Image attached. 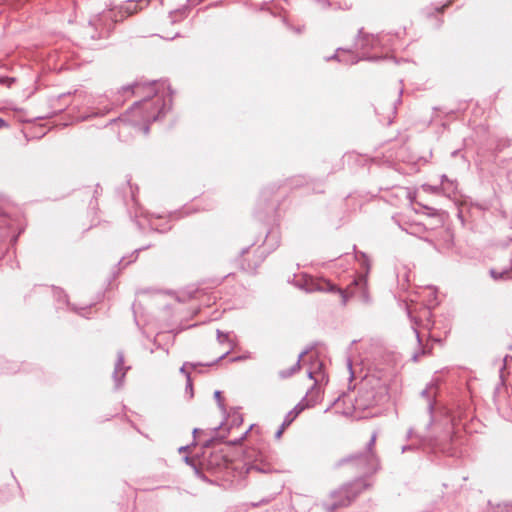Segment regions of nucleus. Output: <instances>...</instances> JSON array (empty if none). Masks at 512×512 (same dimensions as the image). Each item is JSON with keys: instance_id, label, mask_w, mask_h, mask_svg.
Here are the masks:
<instances>
[{"instance_id": "nucleus-1", "label": "nucleus", "mask_w": 512, "mask_h": 512, "mask_svg": "<svg viewBox=\"0 0 512 512\" xmlns=\"http://www.w3.org/2000/svg\"><path fill=\"white\" fill-rule=\"evenodd\" d=\"M355 496L356 494L351 492L350 487H342L332 492L329 498L324 501L323 505L327 511L333 512L337 508L348 506Z\"/></svg>"}, {"instance_id": "nucleus-2", "label": "nucleus", "mask_w": 512, "mask_h": 512, "mask_svg": "<svg viewBox=\"0 0 512 512\" xmlns=\"http://www.w3.org/2000/svg\"><path fill=\"white\" fill-rule=\"evenodd\" d=\"M303 285L306 291L314 292V291H334L336 290L342 299V303L345 305L347 302V295L341 289H336L333 284L325 279L314 278L309 275H303Z\"/></svg>"}, {"instance_id": "nucleus-3", "label": "nucleus", "mask_w": 512, "mask_h": 512, "mask_svg": "<svg viewBox=\"0 0 512 512\" xmlns=\"http://www.w3.org/2000/svg\"><path fill=\"white\" fill-rule=\"evenodd\" d=\"M374 403V400L371 397L370 392H366L364 394L359 395L355 399V405L354 410H365L366 408L372 406Z\"/></svg>"}, {"instance_id": "nucleus-4", "label": "nucleus", "mask_w": 512, "mask_h": 512, "mask_svg": "<svg viewBox=\"0 0 512 512\" xmlns=\"http://www.w3.org/2000/svg\"><path fill=\"white\" fill-rule=\"evenodd\" d=\"M304 409V406H296L292 411H290L283 422L284 426H289L299 415V413Z\"/></svg>"}, {"instance_id": "nucleus-5", "label": "nucleus", "mask_w": 512, "mask_h": 512, "mask_svg": "<svg viewBox=\"0 0 512 512\" xmlns=\"http://www.w3.org/2000/svg\"><path fill=\"white\" fill-rule=\"evenodd\" d=\"M317 387V381L313 379L312 373H309L304 380L303 389L309 394V390L313 391Z\"/></svg>"}, {"instance_id": "nucleus-6", "label": "nucleus", "mask_w": 512, "mask_h": 512, "mask_svg": "<svg viewBox=\"0 0 512 512\" xmlns=\"http://www.w3.org/2000/svg\"><path fill=\"white\" fill-rule=\"evenodd\" d=\"M300 358H301V355L296 359V361L293 363L292 367H291V372L287 373L285 370H280V376L285 378V377H288L289 375H291V373L295 372L296 370L299 369L300 365Z\"/></svg>"}, {"instance_id": "nucleus-7", "label": "nucleus", "mask_w": 512, "mask_h": 512, "mask_svg": "<svg viewBox=\"0 0 512 512\" xmlns=\"http://www.w3.org/2000/svg\"><path fill=\"white\" fill-rule=\"evenodd\" d=\"M124 11L127 15H131L133 14L135 11H136V4L134 3H129L128 5H126L124 7Z\"/></svg>"}, {"instance_id": "nucleus-8", "label": "nucleus", "mask_w": 512, "mask_h": 512, "mask_svg": "<svg viewBox=\"0 0 512 512\" xmlns=\"http://www.w3.org/2000/svg\"><path fill=\"white\" fill-rule=\"evenodd\" d=\"M376 438H377V434L376 433H373L372 437H371V440L369 442V445H368V449L370 451H372V448L374 447L375 445V442H376Z\"/></svg>"}, {"instance_id": "nucleus-9", "label": "nucleus", "mask_w": 512, "mask_h": 512, "mask_svg": "<svg viewBox=\"0 0 512 512\" xmlns=\"http://www.w3.org/2000/svg\"><path fill=\"white\" fill-rule=\"evenodd\" d=\"M286 428H287V426H284V424H282L281 427L279 428V430L276 432L275 437L277 439H279L282 436V434Z\"/></svg>"}, {"instance_id": "nucleus-10", "label": "nucleus", "mask_w": 512, "mask_h": 512, "mask_svg": "<svg viewBox=\"0 0 512 512\" xmlns=\"http://www.w3.org/2000/svg\"><path fill=\"white\" fill-rule=\"evenodd\" d=\"M343 401H344V402H346V401H348V402H352V399H350V397H346V398H344V400H343Z\"/></svg>"}, {"instance_id": "nucleus-11", "label": "nucleus", "mask_w": 512, "mask_h": 512, "mask_svg": "<svg viewBox=\"0 0 512 512\" xmlns=\"http://www.w3.org/2000/svg\"><path fill=\"white\" fill-rule=\"evenodd\" d=\"M215 396H216V398H219V396H220V392H218V391H217V392H215Z\"/></svg>"}, {"instance_id": "nucleus-12", "label": "nucleus", "mask_w": 512, "mask_h": 512, "mask_svg": "<svg viewBox=\"0 0 512 512\" xmlns=\"http://www.w3.org/2000/svg\"><path fill=\"white\" fill-rule=\"evenodd\" d=\"M347 415H353V412L352 411H346L345 412Z\"/></svg>"}]
</instances>
